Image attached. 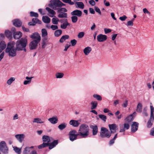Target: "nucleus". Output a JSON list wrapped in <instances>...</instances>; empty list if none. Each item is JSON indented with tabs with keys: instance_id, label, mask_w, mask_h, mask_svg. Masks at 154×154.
<instances>
[{
	"instance_id": "nucleus-38",
	"label": "nucleus",
	"mask_w": 154,
	"mask_h": 154,
	"mask_svg": "<svg viewBox=\"0 0 154 154\" xmlns=\"http://www.w3.org/2000/svg\"><path fill=\"white\" fill-rule=\"evenodd\" d=\"M91 109H95L97 106V102L96 101H93L91 102Z\"/></svg>"
},
{
	"instance_id": "nucleus-12",
	"label": "nucleus",
	"mask_w": 154,
	"mask_h": 154,
	"mask_svg": "<svg viewBox=\"0 0 154 154\" xmlns=\"http://www.w3.org/2000/svg\"><path fill=\"white\" fill-rule=\"evenodd\" d=\"M61 22L62 23L60 25V28L63 29H65L67 26L70 25V24L68 23L67 19H65L60 20Z\"/></svg>"
},
{
	"instance_id": "nucleus-50",
	"label": "nucleus",
	"mask_w": 154,
	"mask_h": 154,
	"mask_svg": "<svg viewBox=\"0 0 154 154\" xmlns=\"http://www.w3.org/2000/svg\"><path fill=\"white\" fill-rule=\"evenodd\" d=\"M72 22L73 23H76L78 20V17L76 16H73L71 17Z\"/></svg>"
},
{
	"instance_id": "nucleus-32",
	"label": "nucleus",
	"mask_w": 154,
	"mask_h": 154,
	"mask_svg": "<svg viewBox=\"0 0 154 154\" xmlns=\"http://www.w3.org/2000/svg\"><path fill=\"white\" fill-rule=\"evenodd\" d=\"M33 78V77H29L28 76L26 77V79L27 80L24 82L23 84L24 85H26L28 84H30L31 81L32 79Z\"/></svg>"
},
{
	"instance_id": "nucleus-63",
	"label": "nucleus",
	"mask_w": 154,
	"mask_h": 154,
	"mask_svg": "<svg viewBox=\"0 0 154 154\" xmlns=\"http://www.w3.org/2000/svg\"><path fill=\"white\" fill-rule=\"evenodd\" d=\"M103 3L106 6H109L110 5V3L109 2H106V0H103Z\"/></svg>"
},
{
	"instance_id": "nucleus-45",
	"label": "nucleus",
	"mask_w": 154,
	"mask_h": 154,
	"mask_svg": "<svg viewBox=\"0 0 154 154\" xmlns=\"http://www.w3.org/2000/svg\"><path fill=\"white\" fill-rule=\"evenodd\" d=\"M64 76V74L62 73L57 72L55 76L57 79H61L63 78Z\"/></svg>"
},
{
	"instance_id": "nucleus-15",
	"label": "nucleus",
	"mask_w": 154,
	"mask_h": 154,
	"mask_svg": "<svg viewBox=\"0 0 154 154\" xmlns=\"http://www.w3.org/2000/svg\"><path fill=\"white\" fill-rule=\"evenodd\" d=\"M46 10L48 11V15L50 17H55L56 12L53 10L51 9L48 7H46Z\"/></svg>"
},
{
	"instance_id": "nucleus-22",
	"label": "nucleus",
	"mask_w": 154,
	"mask_h": 154,
	"mask_svg": "<svg viewBox=\"0 0 154 154\" xmlns=\"http://www.w3.org/2000/svg\"><path fill=\"white\" fill-rule=\"evenodd\" d=\"M82 12L80 10H75L71 13V14L73 16H76L78 17H80L82 15Z\"/></svg>"
},
{
	"instance_id": "nucleus-16",
	"label": "nucleus",
	"mask_w": 154,
	"mask_h": 154,
	"mask_svg": "<svg viewBox=\"0 0 154 154\" xmlns=\"http://www.w3.org/2000/svg\"><path fill=\"white\" fill-rule=\"evenodd\" d=\"M97 39L99 42H103L107 39V36L105 35L100 34L97 36Z\"/></svg>"
},
{
	"instance_id": "nucleus-51",
	"label": "nucleus",
	"mask_w": 154,
	"mask_h": 154,
	"mask_svg": "<svg viewBox=\"0 0 154 154\" xmlns=\"http://www.w3.org/2000/svg\"><path fill=\"white\" fill-rule=\"evenodd\" d=\"M99 117L104 122H106V116L103 115H99Z\"/></svg>"
},
{
	"instance_id": "nucleus-4",
	"label": "nucleus",
	"mask_w": 154,
	"mask_h": 154,
	"mask_svg": "<svg viewBox=\"0 0 154 154\" xmlns=\"http://www.w3.org/2000/svg\"><path fill=\"white\" fill-rule=\"evenodd\" d=\"M111 135V133L109 132L106 128L102 127L101 128L100 136L103 138H109Z\"/></svg>"
},
{
	"instance_id": "nucleus-17",
	"label": "nucleus",
	"mask_w": 154,
	"mask_h": 154,
	"mask_svg": "<svg viewBox=\"0 0 154 154\" xmlns=\"http://www.w3.org/2000/svg\"><path fill=\"white\" fill-rule=\"evenodd\" d=\"M109 127L111 134L115 133L117 129V126L116 124H109Z\"/></svg>"
},
{
	"instance_id": "nucleus-27",
	"label": "nucleus",
	"mask_w": 154,
	"mask_h": 154,
	"mask_svg": "<svg viewBox=\"0 0 154 154\" xmlns=\"http://www.w3.org/2000/svg\"><path fill=\"white\" fill-rule=\"evenodd\" d=\"M58 143V141L57 140L54 141L51 143H49V149H51L55 147Z\"/></svg>"
},
{
	"instance_id": "nucleus-49",
	"label": "nucleus",
	"mask_w": 154,
	"mask_h": 154,
	"mask_svg": "<svg viewBox=\"0 0 154 154\" xmlns=\"http://www.w3.org/2000/svg\"><path fill=\"white\" fill-rule=\"evenodd\" d=\"M48 146V144L47 143H43L42 144L39 145L38 146V148L39 149H41L46 146Z\"/></svg>"
},
{
	"instance_id": "nucleus-64",
	"label": "nucleus",
	"mask_w": 154,
	"mask_h": 154,
	"mask_svg": "<svg viewBox=\"0 0 154 154\" xmlns=\"http://www.w3.org/2000/svg\"><path fill=\"white\" fill-rule=\"evenodd\" d=\"M128 104V101L127 100H126L124 103H123L122 106L124 107H126Z\"/></svg>"
},
{
	"instance_id": "nucleus-33",
	"label": "nucleus",
	"mask_w": 154,
	"mask_h": 154,
	"mask_svg": "<svg viewBox=\"0 0 154 154\" xmlns=\"http://www.w3.org/2000/svg\"><path fill=\"white\" fill-rule=\"evenodd\" d=\"M33 123H42L44 122V120H42L40 118H37L33 119Z\"/></svg>"
},
{
	"instance_id": "nucleus-18",
	"label": "nucleus",
	"mask_w": 154,
	"mask_h": 154,
	"mask_svg": "<svg viewBox=\"0 0 154 154\" xmlns=\"http://www.w3.org/2000/svg\"><path fill=\"white\" fill-rule=\"evenodd\" d=\"M32 22H29L28 23V25L29 26H34L37 23L38 24H41L42 22L41 21L39 20L37 18H33L32 20Z\"/></svg>"
},
{
	"instance_id": "nucleus-57",
	"label": "nucleus",
	"mask_w": 154,
	"mask_h": 154,
	"mask_svg": "<svg viewBox=\"0 0 154 154\" xmlns=\"http://www.w3.org/2000/svg\"><path fill=\"white\" fill-rule=\"evenodd\" d=\"M70 43L72 46H74L76 44L77 41L75 39H74L70 41Z\"/></svg>"
},
{
	"instance_id": "nucleus-10",
	"label": "nucleus",
	"mask_w": 154,
	"mask_h": 154,
	"mask_svg": "<svg viewBox=\"0 0 154 154\" xmlns=\"http://www.w3.org/2000/svg\"><path fill=\"white\" fill-rule=\"evenodd\" d=\"M30 37L34 39L33 40H35L38 42H40L41 40V36L37 32L33 33Z\"/></svg>"
},
{
	"instance_id": "nucleus-43",
	"label": "nucleus",
	"mask_w": 154,
	"mask_h": 154,
	"mask_svg": "<svg viewBox=\"0 0 154 154\" xmlns=\"http://www.w3.org/2000/svg\"><path fill=\"white\" fill-rule=\"evenodd\" d=\"M58 17L59 18H67V14L66 13L61 12L58 14Z\"/></svg>"
},
{
	"instance_id": "nucleus-39",
	"label": "nucleus",
	"mask_w": 154,
	"mask_h": 154,
	"mask_svg": "<svg viewBox=\"0 0 154 154\" xmlns=\"http://www.w3.org/2000/svg\"><path fill=\"white\" fill-rule=\"evenodd\" d=\"M66 123H63L59 125L58 128L60 130H62L66 127Z\"/></svg>"
},
{
	"instance_id": "nucleus-11",
	"label": "nucleus",
	"mask_w": 154,
	"mask_h": 154,
	"mask_svg": "<svg viewBox=\"0 0 154 154\" xmlns=\"http://www.w3.org/2000/svg\"><path fill=\"white\" fill-rule=\"evenodd\" d=\"M39 42L35 40H32L29 44V49L30 50H33L36 49L38 47V44Z\"/></svg>"
},
{
	"instance_id": "nucleus-52",
	"label": "nucleus",
	"mask_w": 154,
	"mask_h": 154,
	"mask_svg": "<svg viewBox=\"0 0 154 154\" xmlns=\"http://www.w3.org/2000/svg\"><path fill=\"white\" fill-rule=\"evenodd\" d=\"M30 14L31 17H38V14L33 11H31L30 13Z\"/></svg>"
},
{
	"instance_id": "nucleus-62",
	"label": "nucleus",
	"mask_w": 154,
	"mask_h": 154,
	"mask_svg": "<svg viewBox=\"0 0 154 154\" xmlns=\"http://www.w3.org/2000/svg\"><path fill=\"white\" fill-rule=\"evenodd\" d=\"M89 4L92 6H94L95 4V3L94 0H91L89 1Z\"/></svg>"
},
{
	"instance_id": "nucleus-53",
	"label": "nucleus",
	"mask_w": 154,
	"mask_h": 154,
	"mask_svg": "<svg viewBox=\"0 0 154 154\" xmlns=\"http://www.w3.org/2000/svg\"><path fill=\"white\" fill-rule=\"evenodd\" d=\"M134 20V19H133L129 21L126 24V25L127 26H132L133 25V22Z\"/></svg>"
},
{
	"instance_id": "nucleus-5",
	"label": "nucleus",
	"mask_w": 154,
	"mask_h": 154,
	"mask_svg": "<svg viewBox=\"0 0 154 154\" xmlns=\"http://www.w3.org/2000/svg\"><path fill=\"white\" fill-rule=\"evenodd\" d=\"M150 118L147 123V127L148 128H150L152 125L154 119V108L152 105L150 106Z\"/></svg>"
},
{
	"instance_id": "nucleus-3",
	"label": "nucleus",
	"mask_w": 154,
	"mask_h": 154,
	"mask_svg": "<svg viewBox=\"0 0 154 154\" xmlns=\"http://www.w3.org/2000/svg\"><path fill=\"white\" fill-rule=\"evenodd\" d=\"M27 43V40L26 38H22L18 40L16 43V46L18 51L23 50L25 48Z\"/></svg>"
},
{
	"instance_id": "nucleus-36",
	"label": "nucleus",
	"mask_w": 154,
	"mask_h": 154,
	"mask_svg": "<svg viewBox=\"0 0 154 154\" xmlns=\"http://www.w3.org/2000/svg\"><path fill=\"white\" fill-rule=\"evenodd\" d=\"M133 114H131L129 116H128L125 119V120L128 123H130L132 121H133Z\"/></svg>"
},
{
	"instance_id": "nucleus-19",
	"label": "nucleus",
	"mask_w": 154,
	"mask_h": 154,
	"mask_svg": "<svg viewBox=\"0 0 154 154\" xmlns=\"http://www.w3.org/2000/svg\"><path fill=\"white\" fill-rule=\"evenodd\" d=\"M70 125L74 127H78L80 124L79 121L78 120H71L69 122Z\"/></svg>"
},
{
	"instance_id": "nucleus-20",
	"label": "nucleus",
	"mask_w": 154,
	"mask_h": 154,
	"mask_svg": "<svg viewBox=\"0 0 154 154\" xmlns=\"http://www.w3.org/2000/svg\"><path fill=\"white\" fill-rule=\"evenodd\" d=\"M22 35V33L21 32H15L13 33V37L15 39H18L20 38Z\"/></svg>"
},
{
	"instance_id": "nucleus-40",
	"label": "nucleus",
	"mask_w": 154,
	"mask_h": 154,
	"mask_svg": "<svg viewBox=\"0 0 154 154\" xmlns=\"http://www.w3.org/2000/svg\"><path fill=\"white\" fill-rule=\"evenodd\" d=\"M41 32L42 33V37H45L47 36L48 32L47 30L45 29H42Z\"/></svg>"
},
{
	"instance_id": "nucleus-14",
	"label": "nucleus",
	"mask_w": 154,
	"mask_h": 154,
	"mask_svg": "<svg viewBox=\"0 0 154 154\" xmlns=\"http://www.w3.org/2000/svg\"><path fill=\"white\" fill-rule=\"evenodd\" d=\"M25 137V135L23 134H17L15 135V138L20 143L22 142Z\"/></svg>"
},
{
	"instance_id": "nucleus-48",
	"label": "nucleus",
	"mask_w": 154,
	"mask_h": 154,
	"mask_svg": "<svg viewBox=\"0 0 154 154\" xmlns=\"http://www.w3.org/2000/svg\"><path fill=\"white\" fill-rule=\"evenodd\" d=\"M76 4L79 8L83 9L84 8V5L82 2H76Z\"/></svg>"
},
{
	"instance_id": "nucleus-6",
	"label": "nucleus",
	"mask_w": 154,
	"mask_h": 154,
	"mask_svg": "<svg viewBox=\"0 0 154 154\" xmlns=\"http://www.w3.org/2000/svg\"><path fill=\"white\" fill-rule=\"evenodd\" d=\"M0 151L4 154H7L8 152V148L4 141L0 142Z\"/></svg>"
},
{
	"instance_id": "nucleus-34",
	"label": "nucleus",
	"mask_w": 154,
	"mask_h": 154,
	"mask_svg": "<svg viewBox=\"0 0 154 154\" xmlns=\"http://www.w3.org/2000/svg\"><path fill=\"white\" fill-rule=\"evenodd\" d=\"M62 30L60 29L57 30L55 31L54 34L55 37H58L62 34Z\"/></svg>"
},
{
	"instance_id": "nucleus-25",
	"label": "nucleus",
	"mask_w": 154,
	"mask_h": 154,
	"mask_svg": "<svg viewBox=\"0 0 154 154\" xmlns=\"http://www.w3.org/2000/svg\"><path fill=\"white\" fill-rule=\"evenodd\" d=\"M91 51V48L89 47H87L83 50V52L86 55H88Z\"/></svg>"
},
{
	"instance_id": "nucleus-8",
	"label": "nucleus",
	"mask_w": 154,
	"mask_h": 154,
	"mask_svg": "<svg viewBox=\"0 0 154 154\" xmlns=\"http://www.w3.org/2000/svg\"><path fill=\"white\" fill-rule=\"evenodd\" d=\"M76 131L75 130H73L70 131L69 133V136L70 140L73 141L77 139V137L79 135L78 133L76 134Z\"/></svg>"
},
{
	"instance_id": "nucleus-46",
	"label": "nucleus",
	"mask_w": 154,
	"mask_h": 154,
	"mask_svg": "<svg viewBox=\"0 0 154 154\" xmlns=\"http://www.w3.org/2000/svg\"><path fill=\"white\" fill-rule=\"evenodd\" d=\"M59 21V20L57 18H53L52 19V23L54 25H57Z\"/></svg>"
},
{
	"instance_id": "nucleus-60",
	"label": "nucleus",
	"mask_w": 154,
	"mask_h": 154,
	"mask_svg": "<svg viewBox=\"0 0 154 154\" xmlns=\"http://www.w3.org/2000/svg\"><path fill=\"white\" fill-rule=\"evenodd\" d=\"M58 11L59 12H66L67 11V10L65 8H61L59 9L58 10Z\"/></svg>"
},
{
	"instance_id": "nucleus-47",
	"label": "nucleus",
	"mask_w": 154,
	"mask_h": 154,
	"mask_svg": "<svg viewBox=\"0 0 154 154\" xmlns=\"http://www.w3.org/2000/svg\"><path fill=\"white\" fill-rule=\"evenodd\" d=\"M93 97L99 101H101L102 100V98L101 97L97 94H94L93 95Z\"/></svg>"
},
{
	"instance_id": "nucleus-55",
	"label": "nucleus",
	"mask_w": 154,
	"mask_h": 154,
	"mask_svg": "<svg viewBox=\"0 0 154 154\" xmlns=\"http://www.w3.org/2000/svg\"><path fill=\"white\" fill-rule=\"evenodd\" d=\"M50 28L53 30H57L58 29V27L56 25H52L50 26Z\"/></svg>"
},
{
	"instance_id": "nucleus-41",
	"label": "nucleus",
	"mask_w": 154,
	"mask_h": 154,
	"mask_svg": "<svg viewBox=\"0 0 154 154\" xmlns=\"http://www.w3.org/2000/svg\"><path fill=\"white\" fill-rule=\"evenodd\" d=\"M15 78L14 77H12L10 78L7 81V83L8 85H11V83L15 81Z\"/></svg>"
},
{
	"instance_id": "nucleus-58",
	"label": "nucleus",
	"mask_w": 154,
	"mask_h": 154,
	"mask_svg": "<svg viewBox=\"0 0 154 154\" xmlns=\"http://www.w3.org/2000/svg\"><path fill=\"white\" fill-rule=\"evenodd\" d=\"M127 18V17L126 16L124 15L123 16L120 17L119 19L122 21H125Z\"/></svg>"
},
{
	"instance_id": "nucleus-28",
	"label": "nucleus",
	"mask_w": 154,
	"mask_h": 154,
	"mask_svg": "<svg viewBox=\"0 0 154 154\" xmlns=\"http://www.w3.org/2000/svg\"><path fill=\"white\" fill-rule=\"evenodd\" d=\"M42 20L45 23H49L51 21V19L47 16H43L42 17Z\"/></svg>"
},
{
	"instance_id": "nucleus-42",
	"label": "nucleus",
	"mask_w": 154,
	"mask_h": 154,
	"mask_svg": "<svg viewBox=\"0 0 154 154\" xmlns=\"http://www.w3.org/2000/svg\"><path fill=\"white\" fill-rule=\"evenodd\" d=\"M117 134H115L113 138L111 140L109 141V144L110 145H112L114 144L115 142V141L117 137Z\"/></svg>"
},
{
	"instance_id": "nucleus-2",
	"label": "nucleus",
	"mask_w": 154,
	"mask_h": 154,
	"mask_svg": "<svg viewBox=\"0 0 154 154\" xmlns=\"http://www.w3.org/2000/svg\"><path fill=\"white\" fill-rule=\"evenodd\" d=\"M15 43L14 41L9 42L7 45L5 49V52L7 53L8 56L12 57L15 56L16 55L17 48H14Z\"/></svg>"
},
{
	"instance_id": "nucleus-59",
	"label": "nucleus",
	"mask_w": 154,
	"mask_h": 154,
	"mask_svg": "<svg viewBox=\"0 0 154 154\" xmlns=\"http://www.w3.org/2000/svg\"><path fill=\"white\" fill-rule=\"evenodd\" d=\"M104 29L105 34L109 33L111 31V30L109 29L104 28Z\"/></svg>"
},
{
	"instance_id": "nucleus-54",
	"label": "nucleus",
	"mask_w": 154,
	"mask_h": 154,
	"mask_svg": "<svg viewBox=\"0 0 154 154\" xmlns=\"http://www.w3.org/2000/svg\"><path fill=\"white\" fill-rule=\"evenodd\" d=\"M85 34V33L83 32H81L79 33L78 35L77 36L79 38H82Z\"/></svg>"
},
{
	"instance_id": "nucleus-61",
	"label": "nucleus",
	"mask_w": 154,
	"mask_h": 154,
	"mask_svg": "<svg viewBox=\"0 0 154 154\" xmlns=\"http://www.w3.org/2000/svg\"><path fill=\"white\" fill-rule=\"evenodd\" d=\"M143 13L145 14H150V12L146 8H143Z\"/></svg>"
},
{
	"instance_id": "nucleus-24",
	"label": "nucleus",
	"mask_w": 154,
	"mask_h": 154,
	"mask_svg": "<svg viewBox=\"0 0 154 154\" xmlns=\"http://www.w3.org/2000/svg\"><path fill=\"white\" fill-rule=\"evenodd\" d=\"M42 141L44 143H47L49 145V143L51 141L50 137L44 135L42 137Z\"/></svg>"
},
{
	"instance_id": "nucleus-35",
	"label": "nucleus",
	"mask_w": 154,
	"mask_h": 154,
	"mask_svg": "<svg viewBox=\"0 0 154 154\" xmlns=\"http://www.w3.org/2000/svg\"><path fill=\"white\" fill-rule=\"evenodd\" d=\"M14 150L15 152L18 154H20L21 152L22 147L19 148L17 146H14L13 147Z\"/></svg>"
},
{
	"instance_id": "nucleus-1",
	"label": "nucleus",
	"mask_w": 154,
	"mask_h": 154,
	"mask_svg": "<svg viewBox=\"0 0 154 154\" xmlns=\"http://www.w3.org/2000/svg\"><path fill=\"white\" fill-rule=\"evenodd\" d=\"M89 134V128L88 125L82 124L80 125L78 132V135L82 138L87 137Z\"/></svg>"
},
{
	"instance_id": "nucleus-26",
	"label": "nucleus",
	"mask_w": 154,
	"mask_h": 154,
	"mask_svg": "<svg viewBox=\"0 0 154 154\" xmlns=\"http://www.w3.org/2000/svg\"><path fill=\"white\" fill-rule=\"evenodd\" d=\"M48 120L52 124H55L57 122L58 120L57 117H53L48 119Z\"/></svg>"
},
{
	"instance_id": "nucleus-7",
	"label": "nucleus",
	"mask_w": 154,
	"mask_h": 154,
	"mask_svg": "<svg viewBox=\"0 0 154 154\" xmlns=\"http://www.w3.org/2000/svg\"><path fill=\"white\" fill-rule=\"evenodd\" d=\"M50 2V3L48 6L55 10V9H54L53 7L54 6L57 7H61L64 5V4L59 0H51Z\"/></svg>"
},
{
	"instance_id": "nucleus-21",
	"label": "nucleus",
	"mask_w": 154,
	"mask_h": 154,
	"mask_svg": "<svg viewBox=\"0 0 154 154\" xmlns=\"http://www.w3.org/2000/svg\"><path fill=\"white\" fill-rule=\"evenodd\" d=\"M14 25L17 27L20 26L22 24V22L18 19H16L12 21Z\"/></svg>"
},
{
	"instance_id": "nucleus-9",
	"label": "nucleus",
	"mask_w": 154,
	"mask_h": 154,
	"mask_svg": "<svg viewBox=\"0 0 154 154\" xmlns=\"http://www.w3.org/2000/svg\"><path fill=\"white\" fill-rule=\"evenodd\" d=\"M119 127L120 128L119 132H124L125 130H128L129 128V123L126 122L124 123L123 125L122 124H120Z\"/></svg>"
},
{
	"instance_id": "nucleus-13",
	"label": "nucleus",
	"mask_w": 154,
	"mask_h": 154,
	"mask_svg": "<svg viewBox=\"0 0 154 154\" xmlns=\"http://www.w3.org/2000/svg\"><path fill=\"white\" fill-rule=\"evenodd\" d=\"M139 124L136 122H133L131 126V132L134 133L137 131L138 128Z\"/></svg>"
},
{
	"instance_id": "nucleus-56",
	"label": "nucleus",
	"mask_w": 154,
	"mask_h": 154,
	"mask_svg": "<svg viewBox=\"0 0 154 154\" xmlns=\"http://www.w3.org/2000/svg\"><path fill=\"white\" fill-rule=\"evenodd\" d=\"M94 9L96 12L98 13L100 15L101 14V12L100 9L97 7H94Z\"/></svg>"
},
{
	"instance_id": "nucleus-37",
	"label": "nucleus",
	"mask_w": 154,
	"mask_h": 154,
	"mask_svg": "<svg viewBox=\"0 0 154 154\" xmlns=\"http://www.w3.org/2000/svg\"><path fill=\"white\" fill-rule=\"evenodd\" d=\"M5 34L6 37L8 38H10L12 36V33L10 31L6 30L5 32Z\"/></svg>"
},
{
	"instance_id": "nucleus-23",
	"label": "nucleus",
	"mask_w": 154,
	"mask_h": 154,
	"mask_svg": "<svg viewBox=\"0 0 154 154\" xmlns=\"http://www.w3.org/2000/svg\"><path fill=\"white\" fill-rule=\"evenodd\" d=\"M90 128L92 129V134L93 135H96L98 132V129L97 126L96 125H91Z\"/></svg>"
},
{
	"instance_id": "nucleus-31",
	"label": "nucleus",
	"mask_w": 154,
	"mask_h": 154,
	"mask_svg": "<svg viewBox=\"0 0 154 154\" xmlns=\"http://www.w3.org/2000/svg\"><path fill=\"white\" fill-rule=\"evenodd\" d=\"M69 36L68 35H65L62 36L59 40L60 43H63L66 40L69 38Z\"/></svg>"
},
{
	"instance_id": "nucleus-44",
	"label": "nucleus",
	"mask_w": 154,
	"mask_h": 154,
	"mask_svg": "<svg viewBox=\"0 0 154 154\" xmlns=\"http://www.w3.org/2000/svg\"><path fill=\"white\" fill-rule=\"evenodd\" d=\"M30 151V148H29V147H26L24 148L23 152V154H28Z\"/></svg>"
},
{
	"instance_id": "nucleus-30",
	"label": "nucleus",
	"mask_w": 154,
	"mask_h": 154,
	"mask_svg": "<svg viewBox=\"0 0 154 154\" xmlns=\"http://www.w3.org/2000/svg\"><path fill=\"white\" fill-rule=\"evenodd\" d=\"M142 105L140 103H139L137 105L136 111L137 112L141 113L142 112Z\"/></svg>"
},
{
	"instance_id": "nucleus-29",
	"label": "nucleus",
	"mask_w": 154,
	"mask_h": 154,
	"mask_svg": "<svg viewBox=\"0 0 154 154\" xmlns=\"http://www.w3.org/2000/svg\"><path fill=\"white\" fill-rule=\"evenodd\" d=\"M6 44L4 41H2L0 43V52L4 49L6 47Z\"/></svg>"
}]
</instances>
